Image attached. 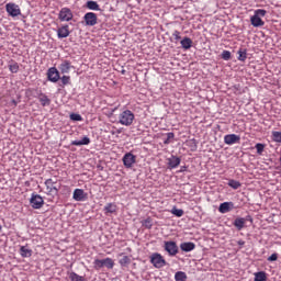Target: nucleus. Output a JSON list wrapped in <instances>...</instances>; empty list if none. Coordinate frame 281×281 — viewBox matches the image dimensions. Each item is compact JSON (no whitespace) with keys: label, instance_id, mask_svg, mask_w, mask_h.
I'll list each match as a JSON object with an SVG mask.
<instances>
[{"label":"nucleus","instance_id":"1","mask_svg":"<svg viewBox=\"0 0 281 281\" xmlns=\"http://www.w3.org/2000/svg\"><path fill=\"white\" fill-rule=\"evenodd\" d=\"M135 122V113L131 110H124L119 114V124L121 126H133Z\"/></svg>","mask_w":281,"mask_h":281},{"label":"nucleus","instance_id":"2","mask_svg":"<svg viewBox=\"0 0 281 281\" xmlns=\"http://www.w3.org/2000/svg\"><path fill=\"white\" fill-rule=\"evenodd\" d=\"M103 267H106V269H113L115 267V261L109 257L105 259H94L93 268L95 271H100Z\"/></svg>","mask_w":281,"mask_h":281},{"label":"nucleus","instance_id":"3","mask_svg":"<svg viewBox=\"0 0 281 281\" xmlns=\"http://www.w3.org/2000/svg\"><path fill=\"white\" fill-rule=\"evenodd\" d=\"M149 260L155 269H162V267H166V265H168L164 256H161V254L159 252L151 254Z\"/></svg>","mask_w":281,"mask_h":281},{"label":"nucleus","instance_id":"4","mask_svg":"<svg viewBox=\"0 0 281 281\" xmlns=\"http://www.w3.org/2000/svg\"><path fill=\"white\" fill-rule=\"evenodd\" d=\"M45 186L48 194H58V190H60V182L56 179H47Z\"/></svg>","mask_w":281,"mask_h":281},{"label":"nucleus","instance_id":"5","mask_svg":"<svg viewBox=\"0 0 281 281\" xmlns=\"http://www.w3.org/2000/svg\"><path fill=\"white\" fill-rule=\"evenodd\" d=\"M58 19L61 22H69L72 21L74 19V12L71 11V9L64 7L60 9L59 13H58Z\"/></svg>","mask_w":281,"mask_h":281},{"label":"nucleus","instance_id":"6","mask_svg":"<svg viewBox=\"0 0 281 281\" xmlns=\"http://www.w3.org/2000/svg\"><path fill=\"white\" fill-rule=\"evenodd\" d=\"M30 204L33 207V210H41V207L45 205V201L43 200V196L38 194H32L30 199Z\"/></svg>","mask_w":281,"mask_h":281},{"label":"nucleus","instance_id":"7","mask_svg":"<svg viewBox=\"0 0 281 281\" xmlns=\"http://www.w3.org/2000/svg\"><path fill=\"white\" fill-rule=\"evenodd\" d=\"M5 10L9 16H19L21 14V8L19 4L10 2L5 4Z\"/></svg>","mask_w":281,"mask_h":281},{"label":"nucleus","instance_id":"8","mask_svg":"<svg viewBox=\"0 0 281 281\" xmlns=\"http://www.w3.org/2000/svg\"><path fill=\"white\" fill-rule=\"evenodd\" d=\"M122 160L125 168H133V165L135 161H137V156H135L133 153H126Z\"/></svg>","mask_w":281,"mask_h":281},{"label":"nucleus","instance_id":"9","mask_svg":"<svg viewBox=\"0 0 281 281\" xmlns=\"http://www.w3.org/2000/svg\"><path fill=\"white\" fill-rule=\"evenodd\" d=\"M47 79L49 82H58L60 80V72L56 67H50L47 70Z\"/></svg>","mask_w":281,"mask_h":281},{"label":"nucleus","instance_id":"10","mask_svg":"<svg viewBox=\"0 0 281 281\" xmlns=\"http://www.w3.org/2000/svg\"><path fill=\"white\" fill-rule=\"evenodd\" d=\"M165 251L169 254V256H177L179 254V246L175 241H165Z\"/></svg>","mask_w":281,"mask_h":281},{"label":"nucleus","instance_id":"11","mask_svg":"<svg viewBox=\"0 0 281 281\" xmlns=\"http://www.w3.org/2000/svg\"><path fill=\"white\" fill-rule=\"evenodd\" d=\"M83 20L86 22V25L93 27V25L98 24V14L93 12H88L85 14Z\"/></svg>","mask_w":281,"mask_h":281},{"label":"nucleus","instance_id":"12","mask_svg":"<svg viewBox=\"0 0 281 281\" xmlns=\"http://www.w3.org/2000/svg\"><path fill=\"white\" fill-rule=\"evenodd\" d=\"M224 143L227 146H233V144H240V136L236 134H227L224 136Z\"/></svg>","mask_w":281,"mask_h":281},{"label":"nucleus","instance_id":"13","mask_svg":"<svg viewBox=\"0 0 281 281\" xmlns=\"http://www.w3.org/2000/svg\"><path fill=\"white\" fill-rule=\"evenodd\" d=\"M232 210H234V202H223L218 207L221 214H227V212H232Z\"/></svg>","mask_w":281,"mask_h":281},{"label":"nucleus","instance_id":"14","mask_svg":"<svg viewBox=\"0 0 281 281\" xmlns=\"http://www.w3.org/2000/svg\"><path fill=\"white\" fill-rule=\"evenodd\" d=\"M71 69H74V66L71 65V61L67 59L63 60L61 64L59 65L60 74H69Z\"/></svg>","mask_w":281,"mask_h":281},{"label":"nucleus","instance_id":"15","mask_svg":"<svg viewBox=\"0 0 281 281\" xmlns=\"http://www.w3.org/2000/svg\"><path fill=\"white\" fill-rule=\"evenodd\" d=\"M69 34H71V32L69 31V26L63 25L57 30V36L58 38H67V36H69Z\"/></svg>","mask_w":281,"mask_h":281},{"label":"nucleus","instance_id":"16","mask_svg":"<svg viewBox=\"0 0 281 281\" xmlns=\"http://www.w3.org/2000/svg\"><path fill=\"white\" fill-rule=\"evenodd\" d=\"M75 201H85L87 199V193L82 189H76L72 194Z\"/></svg>","mask_w":281,"mask_h":281},{"label":"nucleus","instance_id":"17","mask_svg":"<svg viewBox=\"0 0 281 281\" xmlns=\"http://www.w3.org/2000/svg\"><path fill=\"white\" fill-rule=\"evenodd\" d=\"M195 248H196V245H194V243L192 241L182 243L180 245V249L187 252L194 251Z\"/></svg>","mask_w":281,"mask_h":281},{"label":"nucleus","instance_id":"18","mask_svg":"<svg viewBox=\"0 0 281 281\" xmlns=\"http://www.w3.org/2000/svg\"><path fill=\"white\" fill-rule=\"evenodd\" d=\"M250 23L254 27H262V25H265V21H262L261 18H258V15H252L250 18Z\"/></svg>","mask_w":281,"mask_h":281},{"label":"nucleus","instance_id":"19","mask_svg":"<svg viewBox=\"0 0 281 281\" xmlns=\"http://www.w3.org/2000/svg\"><path fill=\"white\" fill-rule=\"evenodd\" d=\"M38 101L41 102L42 106H49L52 104V100L45 93H40Z\"/></svg>","mask_w":281,"mask_h":281},{"label":"nucleus","instance_id":"20","mask_svg":"<svg viewBox=\"0 0 281 281\" xmlns=\"http://www.w3.org/2000/svg\"><path fill=\"white\" fill-rule=\"evenodd\" d=\"M105 214H115L117 212V204L115 203H108L103 209Z\"/></svg>","mask_w":281,"mask_h":281},{"label":"nucleus","instance_id":"21","mask_svg":"<svg viewBox=\"0 0 281 281\" xmlns=\"http://www.w3.org/2000/svg\"><path fill=\"white\" fill-rule=\"evenodd\" d=\"M91 139L89 137H83L81 140H72L71 146H89Z\"/></svg>","mask_w":281,"mask_h":281},{"label":"nucleus","instance_id":"22","mask_svg":"<svg viewBox=\"0 0 281 281\" xmlns=\"http://www.w3.org/2000/svg\"><path fill=\"white\" fill-rule=\"evenodd\" d=\"M179 164H181V158H179L177 156H171L170 158H168L169 168H177V166H179Z\"/></svg>","mask_w":281,"mask_h":281},{"label":"nucleus","instance_id":"23","mask_svg":"<svg viewBox=\"0 0 281 281\" xmlns=\"http://www.w3.org/2000/svg\"><path fill=\"white\" fill-rule=\"evenodd\" d=\"M20 256L22 258H31L32 249L27 248V246H21L20 247Z\"/></svg>","mask_w":281,"mask_h":281},{"label":"nucleus","instance_id":"24","mask_svg":"<svg viewBox=\"0 0 281 281\" xmlns=\"http://www.w3.org/2000/svg\"><path fill=\"white\" fill-rule=\"evenodd\" d=\"M180 45L182 49H190L192 47V38L190 37H184L181 42Z\"/></svg>","mask_w":281,"mask_h":281},{"label":"nucleus","instance_id":"25","mask_svg":"<svg viewBox=\"0 0 281 281\" xmlns=\"http://www.w3.org/2000/svg\"><path fill=\"white\" fill-rule=\"evenodd\" d=\"M245 223L246 221L244 217H238L234 221V225L238 229V232H240V229L245 227Z\"/></svg>","mask_w":281,"mask_h":281},{"label":"nucleus","instance_id":"26","mask_svg":"<svg viewBox=\"0 0 281 281\" xmlns=\"http://www.w3.org/2000/svg\"><path fill=\"white\" fill-rule=\"evenodd\" d=\"M87 9L88 10H94V11H100V4H98L97 1H93V0H89L87 2Z\"/></svg>","mask_w":281,"mask_h":281},{"label":"nucleus","instance_id":"27","mask_svg":"<svg viewBox=\"0 0 281 281\" xmlns=\"http://www.w3.org/2000/svg\"><path fill=\"white\" fill-rule=\"evenodd\" d=\"M254 281H267V272H265V271L255 272Z\"/></svg>","mask_w":281,"mask_h":281},{"label":"nucleus","instance_id":"28","mask_svg":"<svg viewBox=\"0 0 281 281\" xmlns=\"http://www.w3.org/2000/svg\"><path fill=\"white\" fill-rule=\"evenodd\" d=\"M237 54V59L240 60V63H245V60H247V49L240 48Z\"/></svg>","mask_w":281,"mask_h":281},{"label":"nucleus","instance_id":"29","mask_svg":"<svg viewBox=\"0 0 281 281\" xmlns=\"http://www.w3.org/2000/svg\"><path fill=\"white\" fill-rule=\"evenodd\" d=\"M175 280L176 281H186V280H188V274H186V272H183V271H178L175 274Z\"/></svg>","mask_w":281,"mask_h":281},{"label":"nucleus","instance_id":"30","mask_svg":"<svg viewBox=\"0 0 281 281\" xmlns=\"http://www.w3.org/2000/svg\"><path fill=\"white\" fill-rule=\"evenodd\" d=\"M19 63L16 61H11L9 65V70L11 71V74H19Z\"/></svg>","mask_w":281,"mask_h":281},{"label":"nucleus","instance_id":"31","mask_svg":"<svg viewBox=\"0 0 281 281\" xmlns=\"http://www.w3.org/2000/svg\"><path fill=\"white\" fill-rule=\"evenodd\" d=\"M229 188H233V190H238L240 188V182L234 179L228 180Z\"/></svg>","mask_w":281,"mask_h":281},{"label":"nucleus","instance_id":"32","mask_svg":"<svg viewBox=\"0 0 281 281\" xmlns=\"http://www.w3.org/2000/svg\"><path fill=\"white\" fill-rule=\"evenodd\" d=\"M130 262H131V257L128 256H123V258L119 260V263L121 265V267H128Z\"/></svg>","mask_w":281,"mask_h":281},{"label":"nucleus","instance_id":"33","mask_svg":"<svg viewBox=\"0 0 281 281\" xmlns=\"http://www.w3.org/2000/svg\"><path fill=\"white\" fill-rule=\"evenodd\" d=\"M69 278L71 281H85V277H81L76 272H70Z\"/></svg>","mask_w":281,"mask_h":281},{"label":"nucleus","instance_id":"34","mask_svg":"<svg viewBox=\"0 0 281 281\" xmlns=\"http://www.w3.org/2000/svg\"><path fill=\"white\" fill-rule=\"evenodd\" d=\"M272 142L281 144V132H272Z\"/></svg>","mask_w":281,"mask_h":281},{"label":"nucleus","instance_id":"35","mask_svg":"<svg viewBox=\"0 0 281 281\" xmlns=\"http://www.w3.org/2000/svg\"><path fill=\"white\" fill-rule=\"evenodd\" d=\"M143 227H146V229H151L153 220L150 217H147L145 221H143Z\"/></svg>","mask_w":281,"mask_h":281},{"label":"nucleus","instance_id":"36","mask_svg":"<svg viewBox=\"0 0 281 281\" xmlns=\"http://www.w3.org/2000/svg\"><path fill=\"white\" fill-rule=\"evenodd\" d=\"M171 214H173L175 216H178V218H181V216H183V210L173 207L171 210Z\"/></svg>","mask_w":281,"mask_h":281},{"label":"nucleus","instance_id":"37","mask_svg":"<svg viewBox=\"0 0 281 281\" xmlns=\"http://www.w3.org/2000/svg\"><path fill=\"white\" fill-rule=\"evenodd\" d=\"M255 148L258 155H262V153H265V145L261 143L256 144Z\"/></svg>","mask_w":281,"mask_h":281},{"label":"nucleus","instance_id":"38","mask_svg":"<svg viewBox=\"0 0 281 281\" xmlns=\"http://www.w3.org/2000/svg\"><path fill=\"white\" fill-rule=\"evenodd\" d=\"M70 120H72V122H82V116L80 114L72 113L70 114Z\"/></svg>","mask_w":281,"mask_h":281},{"label":"nucleus","instance_id":"39","mask_svg":"<svg viewBox=\"0 0 281 281\" xmlns=\"http://www.w3.org/2000/svg\"><path fill=\"white\" fill-rule=\"evenodd\" d=\"M170 139H175V133L172 132L167 133V139L164 140V144L168 146V144H170Z\"/></svg>","mask_w":281,"mask_h":281},{"label":"nucleus","instance_id":"40","mask_svg":"<svg viewBox=\"0 0 281 281\" xmlns=\"http://www.w3.org/2000/svg\"><path fill=\"white\" fill-rule=\"evenodd\" d=\"M60 80H61V85L65 87V86L69 85V82H71V77H69V76H63V77L60 78Z\"/></svg>","mask_w":281,"mask_h":281},{"label":"nucleus","instance_id":"41","mask_svg":"<svg viewBox=\"0 0 281 281\" xmlns=\"http://www.w3.org/2000/svg\"><path fill=\"white\" fill-rule=\"evenodd\" d=\"M267 15V10H263V9H258L255 11V16H266Z\"/></svg>","mask_w":281,"mask_h":281},{"label":"nucleus","instance_id":"42","mask_svg":"<svg viewBox=\"0 0 281 281\" xmlns=\"http://www.w3.org/2000/svg\"><path fill=\"white\" fill-rule=\"evenodd\" d=\"M222 58L223 60H229L232 58V53L229 50H223Z\"/></svg>","mask_w":281,"mask_h":281},{"label":"nucleus","instance_id":"43","mask_svg":"<svg viewBox=\"0 0 281 281\" xmlns=\"http://www.w3.org/2000/svg\"><path fill=\"white\" fill-rule=\"evenodd\" d=\"M172 36H173L175 41H181V32L173 31Z\"/></svg>","mask_w":281,"mask_h":281},{"label":"nucleus","instance_id":"44","mask_svg":"<svg viewBox=\"0 0 281 281\" xmlns=\"http://www.w3.org/2000/svg\"><path fill=\"white\" fill-rule=\"evenodd\" d=\"M278 260V254H272L270 257H268V262H276Z\"/></svg>","mask_w":281,"mask_h":281},{"label":"nucleus","instance_id":"45","mask_svg":"<svg viewBox=\"0 0 281 281\" xmlns=\"http://www.w3.org/2000/svg\"><path fill=\"white\" fill-rule=\"evenodd\" d=\"M188 170V167L183 166L181 167V169L179 170V172H186Z\"/></svg>","mask_w":281,"mask_h":281},{"label":"nucleus","instance_id":"46","mask_svg":"<svg viewBox=\"0 0 281 281\" xmlns=\"http://www.w3.org/2000/svg\"><path fill=\"white\" fill-rule=\"evenodd\" d=\"M11 104H12L13 106H16V104H19V103L16 102V100L13 99V100L11 101Z\"/></svg>","mask_w":281,"mask_h":281},{"label":"nucleus","instance_id":"47","mask_svg":"<svg viewBox=\"0 0 281 281\" xmlns=\"http://www.w3.org/2000/svg\"><path fill=\"white\" fill-rule=\"evenodd\" d=\"M238 245L243 246V245H245V241L244 240H239Z\"/></svg>","mask_w":281,"mask_h":281},{"label":"nucleus","instance_id":"48","mask_svg":"<svg viewBox=\"0 0 281 281\" xmlns=\"http://www.w3.org/2000/svg\"><path fill=\"white\" fill-rule=\"evenodd\" d=\"M3 229V227L0 225V232Z\"/></svg>","mask_w":281,"mask_h":281},{"label":"nucleus","instance_id":"49","mask_svg":"<svg viewBox=\"0 0 281 281\" xmlns=\"http://www.w3.org/2000/svg\"><path fill=\"white\" fill-rule=\"evenodd\" d=\"M120 256H124V254H120Z\"/></svg>","mask_w":281,"mask_h":281},{"label":"nucleus","instance_id":"50","mask_svg":"<svg viewBox=\"0 0 281 281\" xmlns=\"http://www.w3.org/2000/svg\"><path fill=\"white\" fill-rule=\"evenodd\" d=\"M0 34H1V27H0Z\"/></svg>","mask_w":281,"mask_h":281}]
</instances>
